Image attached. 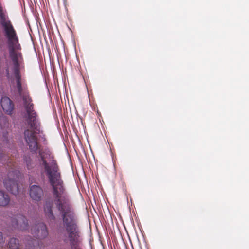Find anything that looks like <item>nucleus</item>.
Masks as SVG:
<instances>
[{
	"label": "nucleus",
	"instance_id": "1",
	"mask_svg": "<svg viewBox=\"0 0 249 249\" xmlns=\"http://www.w3.org/2000/svg\"><path fill=\"white\" fill-rule=\"evenodd\" d=\"M23 107L26 111L24 124L27 126L24 131V139L31 152L36 153L38 151L40 166L43 167L52 188L53 201H46L44 206L45 215L50 223L54 222L56 220L53 211L54 206L61 214L62 225L67 232L62 235V241L65 244L69 243L71 248L80 245L82 239L77 216L62 178L59 165L50 149L48 147L40 149L36 135L42 134L43 131L34 104L31 110Z\"/></svg>",
	"mask_w": 249,
	"mask_h": 249
},
{
	"label": "nucleus",
	"instance_id": "2",
	"mask_svg": "<svg viewBox=\"0 0 249 249\" xmlns=\"http://www.w3.org/2000/svg\"><path fill=\"white\" fill-rule=\"evenodd\" d=\"M21 47L17 37V102L22 103L28 110L33 109V102L25 75V62Z\"/></svg>",
	"mask_w": 249,
	"mask_h": 249
},
{
	"label": "nucleus",
	"instance_id": "3",
	"mask_svg": "<svg viewBox=\"0 0 249 249\" xmlns=\"http://www.w3.org/2000/svg\"><path fill=\"white\" fill-rule=\"evenodd\" d=\"M31 232L36 239L27 237L25 239L26 247L29 249H36V248L39 246L38 239L45 238L48 236L47 227L43 222L38 223L32 227Z\"/></svg>",
	"mask_w": 249,
	"mask_h": 249
},
{
	"label": "nucleus",
	"instance_id": "4",
	"mask_svg": "<svg viewBox=\"0 0 249 249\" xmlns=\"http://www.w3.org/2000/svg\"><path fill=\"white\" fill-rule=\"evenodd\" d=\"M3 184L8 191L15 195L14 187L16 186V171L14 169L8 172L7 178L3 180Z\"/></svg>",
	"mask_w": 249,
	"mask_h": 249
},
{
	"label": "nucleus",
	"instance_id": "5",
	"mask_svg": "<svg viewBox=\"0 0 249 249\" xmlns=\"http://www.w3.org/2000/svg\"><path fill=\"white\" fill-rule=\"evenodd\" d=\"M1 106L3 111L7 114H11L14 109V104L11 99L7 96H2L0 100Z\"/></svg>",
	"mask_w": 249,
	"mask_h": 249
},
{
	"label": "nucleus",
	"instance_id": "6",
	"mask_svg": "<svg viewBox=\"0 0 249 249\" xmlns=\"http://www.w3.org/2000/svg\"><path fill=\"white\" fill-rule=\"evenodd\" d=\"M30 196L33 200L39 201L43 196V190L40 186L33 185L30 187Z\"/></svg>",
	"mask_w": 249,
	"mask_h": 249
},
{
	"label": "nucleus",
	"instance_id": "7",
	"mask_svg": "<svg viewBox=\"0 0 249 249\" xmlns=\"http://www.w3.org/2000/svg\"><path fill=\"white\" fill-rule=\"evenodd\" d=\"M28 223L26 217L22 214L17 215V229L24 231L27 229Z\"/></svg>",
	"mask_w": 249,
	"mask_h": 249
},
{
	"label": "nucleus",
	"instance_id": "8",
	"mask_svg": "<svg viewBox=\"0 0 249 249\" xmlns=\"http://www.w3.org/2000/svg\"><path fill=\"white\" fill-rule=\"evenodd\" d=\"M10 198L8 195L0 190V206H5L8 204Z\"/></svg>",
	"mask_w": 249,
	"mask_h": 249
},
{
	"label": "nucleus",
	"instance_id": "9",
	"mask_svg": "<svg viewBox=\"0 0 249 249\" xmlns=\"http://www.w3.org/2000/svg\"><path fill=\"white\" fill-rule=\"evenodd\" d=\"M9 124L8 120L5 116H2L0 118V125L1 127L8 126Z\"/></svg>",
	"mask_w": 249,
	"mask_h": 249
},
{
	"label": "nucleus",
	"instance_id": "10",
	"mask_svg": "<svg viewBox=\"0 0 249 249\" xmlns=\"http://www.w3.org/2000/svg\"><path fill=\"white\" fill-rule=\"evenodd\" d=\"M9 249H16V238H11L8 242Z\"/></svg>",
	"mask_w": 249,
	"mask_h": 249
},
{
	"label": "nucleus",
	"instance_id": "11",
	"mask_svg": "<svg viewBox=\"0 0 249 249\" xmlns=\"http://www.w3.org/2000/svg\"><path fill=\"white\" fill-rule=\"evenodd\" d=\"M4 240L3 237V234L1 232H0V244L3 243Z\"/></svg>",
	"mask_w": 249,
	"mask_h": 249
},
{
	"label": "nucleus",
	"instance_id": "12",
	"mask_svg": "<svg viewBox=\"0 0 249 249\" xmlns=\"http://www.w3.org/2000/svg\"><path fill=\"white\" fill-rule=\"evenodd\" d=\"M71 249H83L81 245L71 248Z\"/></svg>",
	"mask_w": 249,
	"mask_h": 249
},
{
	"label": "nucleus",
	"instance_id": "13",
	"mask_svg": "<svg viewBox=\"0 0 249 249\" xmlns=\"http://www.w3.org/2000/svg\"><path fill=\"white\" fill-rule=\"evenodd\" d=\"M3 156V152L1 149V146H0V159H1Z\"/></svg>",
	"mask_w": 249,
	"mask_h": 249
},
{
	"label": "nucleus",
	"instance_id": "14",
	"mask_svg": "<svg viewBox=\"0 0 249 249\" xmlns=\"http://www.w3.org/2000/svg\"><path fill=\"white\" fill-rule=\"evenodd\" d=\"M6 74H7V76L8 78H10V73H9V69H7L6 70Z\"/></svg>",
	"mask_w": 249,
	"mask_h": 249
},
{
	"label": "nucleus",
	"instance_id": "15",
	"mask_svg": "<svg viewBox=\"0 0 249 249\" xmlns=\"http://www.w3.org/2000/svg\"><path fill=\"white\" fill-rule=\"evenodd\" d=\"M5 141H6L7 143H9L10 142L9 140H8L7 138H5Z\"/></svg>",
	"mask_w": 249,
	"mask_h": 249
},
{
	"label": "nucleus",
	"instance_id": "16",
	"mask_svg": "<svg viewBox=\"0 0 249 249\" xmlns=\"http://www.w3.org/2000/svg\"><path fill=\"white\" fill-rule=\"evenodd\" d=\"M26 162H27V167H28V168H29V163L28 162V161H26Z\"/></svg>",
	"mask_w": 249,
	"mask_h": 249
},
{
	"label": "nucleus",
	"instance_id": "17",
	"mask_svg": "<svg viewBox=\"0 0 249 249\" xmlns=\"http://www.w3.org/2000/svg\"><path fill=\"white\" fill-rule=\"evenodd\" d=\"M6 235H7V236H11V233H10L9 234H8V233H6Z\"/></svg>",
	"mask_w": 249,
	"mask_h": 249
},
{
	"label": "nucleus",
	"instance_id": "18",
	"mask_svg": "<svg viewBox=\"0 0 249 249\" xmlns=\"http://www.w3.org/2000/svg\"><path fill=\"white\" fill-rule=\"evenodd\" d=\"M45 135L44 134L43 135V137H42V138H44L45 139Z\"/></svg>",
	"mask_w": 249,
	"mask_h": 249
}]
</instances>
